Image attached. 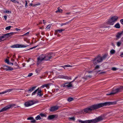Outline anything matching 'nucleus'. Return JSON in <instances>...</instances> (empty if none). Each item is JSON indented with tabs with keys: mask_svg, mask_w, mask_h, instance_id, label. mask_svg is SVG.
Here are the masks:
<instances>
[{
	"mask_svg": "<svg viewBox=\"0 0 123 123\" xmlns=\"http://www.w3.org/2000/svg\"><path fill=\"white\" fill-rule=\"evenodd\" d=\"M61 67H63L64 68V67H66V68H67V67H71V66L69 65H66L65 66H61Z\"/></svg>",
	"mask_w": 123,
	"mask_h": 123,
	"instance_id": "31",
	"label": "nucleus"
},
{
	"mask_svg": "<svg viewBox=\"0 0 123 123\" xmlns=\"http://www.w3.org/2000/svg\"><path fill=\"white\" fill-rule=\"evenodd\" d=\"M55 32H56V33H57L58 32L60 33H61L62 32V30L61 29L57 30L55 31Z\"/></svg>",
	"mask_w": 123,
	"mask_h": 123,
	"instance_id": "29",
	"label": "nucleus"
},
{
	"mask_svg": "<svg viewBox=\"0 0 123 123\" xmlns=\"http://www.w3.org/2000/svg\"><path fill=\"white\" fill-rule=\"evenodd\" d=\"M32 120L31 121V123H34L36 121L34 119L33 120Z\"/></svg>",
	"mask_w": 123,
	"mask_h": 123,
	"instance_id": "46",
	"label": "nucleus"
},
{
	"mask_svg": "<svg viewBox=\"0 0 123 123\" xmlns=\"http://www.w3.org/2000/svg\"><path fill=\"white\" fill-rule=\"evenodd\" d=\"M43 24H45V23H46V22H45V21L44 20H43Z\"/></svg>",
	"mask_w": 123,
	"mask_h": 123,
	"instance_id": "58",
	"label": "nucleus"
},
{
	"mask_svg": "<svg viewBox=\"0 0 123 123\" xmlns=\"http://www.w3.org/2000/svg\"><path fill=\"white\" fill-rule=\"evenodd\" d=\"M15 32H12L10 33H7L4 35V38L8 37L13 35L14 34H15Z\"/></svg>",
	"mask_w": 123,
	"mask_h": 123,
	"instance_id": "11",
	"label": "nucleus"
},
{
	"mask_svg": "<svg viewBox=\"0 0 123 123\" xmlns=\"http://www.w3.org/2000/svg\"><path fill=\"white\" fill-rule=\"evenodd\" d=\"M29 46V45H24L21 44H16L11 46L12 48H25Z\"/></svg>",
	"mask_w": 123,
	"mask_h": 123,
	"instance_id": "8",
	"label": "nucleus"
},
{
	"mask_svg": "<svg viewBox=\"0 0 123 123\" xmlns=\"http://www.w3.org/2000/svg\"><path fill=\"white\" fill-rule=\"evenodd\" d=\"M26 1V3L25 4V6H27V3L26 1Z\"/></svg>",
	"mask_w": 123,
	"mask_h": 123,
	"instance_id": "54",
	"label": "nucleus"
},
{
	"mask_svg": "<svg viewBox=\"0 0 123 123\" xmlns=\"http://www.w3.org/2000/svg\"><path fill=\"white\" fill-rule=\"evenodd\" d=\"M122 89H123V86H121L119 88L113 90L110 93L107 94L106 95H114L117 92H119Z\"/></svg>",
	"mask_w": 123,
	"mask_h": 123,
	"instance_id": "6",
	"label": "nucleus"
},
{
	"mask_svg": "<svg viewBox=\"0 0 123 123\" xmlns=\"http://www.w3.org/2000/svg\"><path fill=\"white\" fill-rule=\"evenodd\" d=\"M4 35L0 36V42L3 41L4 40Z\"/></svg>",
	"mask_w": 123,
	"mask_h": 123,
	"instance_id": "23",
	"label": "nucleus"
},
{
	"mask_svg": "<svg viewBox=\"0 0 123 123\" xmlns=\"http://www.w3.org/2000/svg\"><path fill=\"white\" fill-rule=\"evenodd\" d=\"M4 12L7 13H11V11H8V10H6V11Z\"/></svg>",
	"mask_w": 123,
	"mask_h": 123,
	"instance_id": "38",
	"label": "nucleus"
},
{
	"mask_svg": "<svg viewBox=\"0 0 123 123\" xmlns=\"http://www.w3.org/2000/svg\"><path fill=\"white\" fill-rule=\"evenodd\" d=\"M41 87L42 88H44L45 87H46V84H44Z\"/></svg>",
	"mask_w": 123,
	"mask_h": 123,
	"instance_id": "52",
	"label": "nucleus"
},
{
	"mask_svg": "<svg viewBox=\"0 0 123 123\" xmlns=\"http://www.w3.org/2000/svg\"><path fill=\"white\" fill-rule=\"evenodd\" d=\"M33 75V74L32 73H29L28 75V77H29Z\"/></svg>",
	"mask_w": 123,
	"mask_h": 123,
	"instance_id": "45",
	"label": "nucleus"
},
{
	"mask_svg": "<svg viewBox=\"0 0 123 123\" xmlns=\"http://www.w3.org/2000/svg\"><path fill=\"white\" fill-rule=\"evenodd\" d=\"M64 85L63 86V87H67V86H66V85H65L64 84Z\"/></svg>",
	"mask_w": 123,
	"mask_h": 123,
	"instance_id": "63",
	"label": "nucleus"
},
{
	"mask_svg": "<svg viewBox=\"0 0 123 123\" xmlns=\"http://www.w3.org/2000/svg\"><path fill=\"white\" fill-rule=\"evenodd\" d=\"M57 78L65 79L68 80H71V77H68L67 76H64L62 75H59L57 77Z\"/></svg>",
	"mask_w": 123,
	"mask_h": 123,
	"instance_id": "9",
	"label": "nucleus"
},
{
	"mask_svg": "<svg viewBox=\"0 0 123 123\" xmlns=\"http://www.w3.org/2000/svg\"><path fill=\"white\" fill-rule=\"evenodd\" d=\"M16 105L15 104H12L6 106L5 107L2 109L3 111H6L10 109V108H12Z\"/></svg>",
	"mask_w": 123,
	"mask_h": 123,
	"instance_id": "7",
	"label": "nucleus"
},
{
	"mask_svg": "<svg viewBox=\"0 0 123 123\" xmlns=\"http://www.w3.org/2000/svg\"><path fill=\"white\" fill-rule=\"evenodd\" d=\"M56 115H49L48 116V119L51 120L52 119L55 117Z\"/></svg>",
	"mask_w": 123,
	"mask_h": 123,
	"instance_id": "15",
	"label": "nucleus"
},
{
	"mask_svg": "<svg viewBox=\"0 0 123 123\" xmlns=\"http://www.w3.org/2000/svg\"><path fill=\"white\" fill-rule=\"evenodd\" d=\"M123 34V31L120 32H118L117 34L116 35V37L118 38V39L120 38L121 37V36Z\"/></svg>",
	"mask_w": 123,
	"mask_h": 123,
	"instance_id": "13",
	"label": "nucleus"
},
{
	"mask_svg": "<svg viewBox=\"0 0 123 123\" xmlns=\"http://www.w3.org/2000/svg\"><path fill=\"white\" fill-rule=\"evenodd\" d=\"M114 27L117 28L119 29L120 28V26L119 24L117 23L115 25Z\"/></svg>",
	"mask_w": 123,
	"mask_h": 123,
	"instance_id": "18",
	"label": "nucleus"
},
{
	"mask_svg": "<svg viewBox=\"0 0 123 123\" xmlns=\"http://www.w3.org/2000/svg\"><path fill=\"white\" fill-rule=\"evenodd\" d=\"M65 85H66L67 87L68 88L72 87H73L71 83L69 82H66L64 84Z\"/></svg>",
	"mask_w": 123,
	"mask_h": 123,
	"instance_id": "14",
	"label": "nucleus"
},
{
	"mask_svg": "<svg viewBox=\"0 0 123 123\" xmlns=\"http://www.w3.org/2000/svg\"><path fill=\"white\" fill-rule=\"evenodd\" d=\"M105 73V72H100V73H99V74H104Z\"/></svg>",
	"mask_w": 123,
	"mask_h": 123,
	"instance_id": "49",
	"label": "nucleus"
},
{
	"mask_svg": "<svg viewBox=\"0 0 123 123\" xmlns=\"http://www.w3.org/2000/svg\"><path fill=\"white\" fill-rule=\"evenodd\" d=\"M50 84H46V87H48L49 86V85Z\"/></svg>",
	"mask_w": 123,
	"mask_h": 123,
	"instance_id": "48",
	"label": "nucleus"
},
{
	"mask_svg": "<svg viewBox=\"0 0 123 123\" xmlns=\"http://www.w3.org/2000/svg\"><path fill=\"white\" fill-rule=\"evenodd\" d=\"M28 120H32L33 119V117H30L28 118H27Z\"/></svg>",
	"mask_w": 123,
	"mask_h": 123,
	"instance_id": "42",
	"label": "nucleus"
},
{
	"mask_svg": "<svg viewBox=\"0 0 123 123\" xmlns=\"http://www.w3.org/2000/svg\"><path fill=\"white\" fill-rule=\"evenodd\" d=\"M3 92H0V94H3Z\"/></svg>",
	"mask_w": 123,
	"mask_h": 123,
	"instance_id": "59",
	"label": "nucleus"
},
{
	"mask_svg": "<svg viewBox=\"0 0 123 123\" xmlns=\"http://www.w3.org/2000/svg\"><path fill=\"white\" fill-rule=\"evenodd\" d=\"M5 62L8 64H9V60L6 59L5 60Z\"/></svg>",
	"mask_w": 123,
	"mask_h": 123,
	"instance_id": "39",
	"label": "nucleus"
},
{
	"mask_svg": "<svg viewBox=\"0 0 123 123\" xmlns=\"http://www.w3.org/2000/svg\"><path fill=\"white\" fill-rule=\"evenodd\" d=\"M75 80L74 79L73 80L71 81L70 82V83H71V84L73 82H74Z\"/></svg>",
	"mask_w": 123,
	"mask_h": 123,
	"instance_id": "56",
	"label": "nucleus"
},
{
	"mask_svg": "<svg viewBox=\"0 0 123 123\" xmlns=\"http://www.w3.org/2000/svg\"><path fill=\"white\" fill-rule=\"evenodd\" d=\"M15 55H13V58H15Z\"/></svg>",
	"mask_w": 123,
	"mask_h": 123,
	"instance_id": "64",
	"label": "nucleus"
},
{
	"mask_svg": "<svg viewBox=\"0 0 123 123\" xmlns=\"http://www.w3.org/2000/svg\"><path fill=\"white\" fill-rule=\"evenodd\" d=\"M12 27V26H8L7 27H6L5 29L6 30H10V29Z\"/></svg>",
	"mask_w": 123,
	"mask_h": 123,
	"instance_id": "36",
	"label": "nucleus"
},
{
	"mask_svg": "<svg viewBox=\"0 0 123 123\" xmlns=\"http://www.w3.org/2000/svg\"><path fill=\"white\" fill-rule=\"evenodd\" d=\"M38 90V88L34 92H33L32 93V95H34L35 93L37 92V91Z\"/></svg>",
	"mask_w": 123,
	"mask_h": 123,
	"instance_id": "26",
	"label": "nucleus"
},
{
	"mask_svg": "<svg viewBox=\"0 0 123 123\" xmlns=\"http://www.w3.org/2000/svg\"><path fill=\"white\" fill-rule=\"evenodd\" d=\"M100 68V66L99 65H96L95 67L94 70H96L99 68Z\"/></svg>",
	"mask_w": 123,
	"mask_h": 123,
	"instance_id": "30",
	"label": "nucleus"
},
{
	"mask_svg": "<svg viewBox=\"0 0 123 123\" xmlns=\"http://www.w3.org/2000/svg\"><path fill=\"white\" fill-rule=\"evenodd\" d=\"M41 5V3H38L35 5H33V6H39V5Z\"/></svg>",
	"mask_w": 123,
	"mask_h": 123,
	"instance_id": "34",
	"label": "nucleus"
},
{
	"mask_svg": "<svg viewBox=\"0 0 123 123\" xmlns=\"http://www.w3.org/2000/svg\"><path fill=\"white\" fill-rule=\"evenodd\" d=\"M58 109V107L57 106H54L51 107L50 109V111H56Z\"/></svg>",
	"mask_w": 123,
	"mask_h": 123,
	"instance_id": "12",
	"label": "nucleus"
},
{
	"mask_svg": "<svg viewBox=\"0 0 123 123\" xmlns=\"http://www.w3.org/2000/svg\"><path fill=\"white\" fill-rule=\"evenodd\" d=\"M11 1L13 2L14 3L15 2H16L15 0H11Z\"/></svg>",
	"mask_w": 123,
	"mask_h": 123,
	"instance_id": "55",
	"label": "nucleus"
},
{
	"mask_svg": "<svg viewBox=\"0 0 123 123\" xmlns=\"http://www.w3.org/2000/svg\"><path fill=\"white\" fill-rule=\"evenodd\" d=\"M103 119V117L100 116L94 119L84 121L80 120H79V122H80L81 123H95L101 121Z\"/></svg>",
	"mask_w": 123,
	"mask_h": 123,
	"instance_id": "4",
	"label": "nucleus"
},
{
	"mask_svg": "<svg viewBox=\"0 0 123 123\" xmlns=\"http://www.w3.org/2000/svg\"><path fill=\"white\" fill-rule=\"evenodd\" d=\"M69 119L73 121H74L75 120V118L74 117H72L70 118H69Z\"/></svg>",
	"mask_w": 123,
	"mask_h": 123,
	"instance_id": "44",
	"label": "nucleus"
},
{
	"mask_svg": "<svg viewBox=\"0 0 123 123\" xmlns=\"http://www.w3.org/2000/svg\"><path fill=\"white\" fill-rule=\"evenodd\" d=\"M51 24H49L48 25L47 27H46V29L47 30L48 29H49L51 27Z\"/></svg>",
	"mask_w": 123,
	"mask_h": 123,
	"instance_id": "33",
	"label": "nucleus"
},
{
	"mask_svg": "<svg viewBox=\"0 0 123 123\" xmlns=\"http://www.w3.org/2000/svg\"><path fill=\"white\" fill-rule=\"evenodd\" d=\"M118 18V17L117 16L112 17L109 19L107 22V24L110 25H112L114 24V23L117 20Z\"/></svg>",
	"mask_w": 123,
	"mask_h": 123,
	"instance_id": "5",
	"label": "nucleus"
},
{
	"mask_svg": "<svg viewBox=\"0 0 123 123\" xmlns=\"http://www.w3.org/2000/svg\"><path fill=\"white\" fill-rule=\"evenodd\" d=\"M92 77V76L91 75H87L85 77H84L83 78H84L85 79H87L88 78H90Z\"/></svg>",
	"mask_w": 123,
	"mask_h": 123,
	"instance_id": "25",
	"label": "nucleus"
},
{
	"mask_svg": "<svg viewBox=\"0 0 123 123\" xmlns=\"http://www.w3.org/2000/svg\"><path fill=\"white\" fill-rule=\"evenodd\" d=\"M8 69H7V71L9 70H12L13 69L11 67L8 66Z\"/></svg>",
	"mask_w": 123,
	"mask_h": 123,
	"instance_id": "35",
	"label": "nucleus"
},
{
	"mask_svg": "<svg viewBox=\"0 0 123 123\" xmlns=\"http://www.w3.org/2000/svg\"><path fill=\"white\" fill-rule=\"evenodd\" d=\"M108 54H107L104 55L102 57L99 55L94 58V59L92 60L91 62L94 65H95L97 63L102 62L103 60H105Z\"/></svg>",
	"mask_w": 123,
	"mask_h": 123,
	"instance_id": "3",
	"label": "nucleus"
},
{
	"mask_svg": "<svg viewBox=\"0 0 123 123\" xmlns=\"http://www.w3.org/2000/svg\"><path fill=\"white\" fill-rule=\"evenodd\" d=\"M29 32H27V33L25 34H24V35H28L29 34Z\"/></svg>",
	"mask_w": 123,
	"mask_h": 123,
	"instance_id": "53",
	"label": "nucleus"
},
{
	"mask_svg": "<svg viewBox=\"0 0 123 123\" xmlns=\"http://www.w3.org/2000/svg\"><path fill=\"white\" fill-rule=\"evenodd\" d=\"M37 46H36L33 47H32V48H30L29 49H27V50H29L32 49H33L34 48H36V47H37Z\"/></svg>",
	"mask_w": 123,
	"mask_h": 123,
	"instance_id": "43",
	"label": "nucleus"
},
{
	"mask_svg": "<svg viewBox=\"0 0 123 123\" xmlns=\"http://www.w3.org/2000/svg\"><path fill=\"white\" fill-rule=\"evenodd\" d=\"M34 104V103L33 101L31 100L26 102L25 104V105L26 107H28L33 105Z\"/></svg>",
	"mask_w": 123,
	"mask_h": 123,
	"instance_id": "10",
	"label": "nucleus"
},
{
	"mask_svg": "<svg viewBox=\"0 0 123 123\" xmlns=\"http://www.w3.org/2000/svg\"><path fill=\"white\" fill-rule=\"evenodd\" d=\"M120 22L123 25V19H121L120 20Z\"/></svg>",
	"mask_w": 123,
	"mask_h": 123,
	"instance_id": "47",
	"label": "nucleus"
},
{
	"mask_svg": "<svg viewBox=\"0 0 123 123\" xmlns=\"http://www.w3.org/2000/svg\"><path fill=\"white\" fill-rule=\"evenodd\" d=\"M16 2H15L14 3H17L18 4H19V2H18L17 1H16Z\"/></svg>",
	"mask_w": 123,
	"mask_h": 123,
	"instance_id": "60",
	"label": "nucleus"
},
{
	"mask_svg": "<svg viewBox=\"0 0 123 123\" xmlns=\"http://www.w3.org/2000/svg\"><path fill=\"white\" fill-rule=\"evenodd\" d=\"M53 54L52 53L47 54L45 55H42L37 58V64H38L43 61H48L52 58Z\"/></svg>",
	"mask_w": 123,
	"mask_h": 123,
	"instance_id": "2",
	"label": "nucleus"
},
{
	"mask_svg": "<svg viewBox=\"0 0 123 123\" xmlns=\"http://www.w3.org/2000/svg\"><path fill=\"white\" fill-rule=\"evenodd\" d=\"M78 77V76L76 77L74 79L75 80H76Z\"/></svg>",
	"mask_w": 123,
	"mask_h": 123,
	"instance_id": "57",
	"label": "nucleus"
},
{
	"mask_svg": "<svg viewBox=\"0 0 123 123\" xmlns=\"http://www.w3.org/2000/svg\"><path fill=\"white\" fill-rule=\"evenodd\" d=\"M41 69L40 68H37L36 70V73L38 74L40 73Z\"/></svg>",
	"mask_w": 123,
	"mask_h": 123,
	"instance_id": "21",
	"label": "nucleus"
},
{
	"mask_svg": "<svg viewBox=\"0 0 123 123\" xmlns=\"http://www.w3.org/2000/svg\"><path fill=\"white\" fill-rule=\"evenodd\" d=\"M73 100L74 99L73 98H69L68 99V100L69 102Z\"/></svg>",
	"mask_w": 123,
	"mask_h": 123,
	"instance_id": "28",
	"label": "nucleus"
},
{
	"mask_svg": "<svg viewBox=\"0 0 123 123\" xmlns=\"http://www.w3.org/2000/svg\"><path fill=\"white\" fill-rule=\"evenodd\" d=\"M62 10L60 9V7H58V10L56 11V12L57 13L62 12Z\"/></svg>",
	"mask_w": 123,
	"mask_h": 123,
	"instance_id": "20",
	"label": "nucleus"
},
{
	"mask_svg": "<svg viewBox=\"0 0 123 123\" xmlns=\"http://www.w3.org/2000/svg\"><path fill=\"white\" fill-rule=\"evenodd\" d=\"M36 87V86H34L29 89L28 90V91L30 92H31L35 89Z\"/></svg>",
	"mask_w": 123,
	"mask_h": 123,
	"instance_id": "19",
	"label": "nucleus"
},
{
	"mask_svg": "<svg viewBox=\"0 0 123 123\" xmlns=\"http://www.w3.org/2000/svg\"><path fill=\"white\" fill-rule=\"evenodd\" d=\"M39 115L42 117H46V115L43 113H40V114Z\"/></svg>",
	"mask_w": 123,
	"mask_h": 123,
	"instance_id": "32",
	"label": "nucleus"
},
{
	"mask_svg": "<svg viewBox=\"0 0 123 123\" xmlns=\"http://www.w3.org/2000/svg\"><path fill=\"white\" fill-rule=\"evenodd\" d=\"M4 18H5V20H6L7 19V16H6L5 15L4 16Z\"/></svg>",
	"mask_w": 123,
	"mask_h": 123,
	"instance_id": "51",
	"label": "nucleus"
},
{
	"mask_svg": "<svg viewBox=\"0 0 123 123\" xmlns=\"http://www.w3.org/2000/svg\"><path fill=\"white\" fill-rule=\"evenodd\" d=\"M42 95L43 94L42 93L41 90H38L37 92V96L38 95L40 97L42 96Z\"/></svg>",
	"mask_w": 123,
	"mask_h": 123,
	"instance_id": "17",
	"label": "nucleus"
},
{
	"mask_svg": "<svg viewBox=\"0 0 123 123\" xmlns=\"http://www.w3.org/2000/svg\"><path fill=\"white\" fill-rule=\"evenodd\" d=\"M121 56L123 57V53L121 54Z\"/></svg>",
	"mask_w": 123,
	"mask_h": 123,
	"instance_id": "61",
	"label": "nucleus"
},
{
	"mask_svg": "<svg viewBox=\"0 0 123 123\" xmlns=\"http://www.w3.org/2000/svg\"><path fill=\"white\" fill-rule=\"evenodd\" d=\"M117 68L115 67L113 68H111V70L113 71H116L117 70Z\"/></svg>",
	"mask_w": 123,
	"mask_h": 123,
	"instance_id": "41",
	"label": "nucleus"
},
{
	"mask_svg": "<svg viewBox=\"0 0 123 123\" xmlns=\"http://www.w3.org/2000/svg\"><path fill=\"white\" fill-rule=\"evenodd\" d=\"M36 119L37 120H40L41 119V118L40 117V115H38L37 117H36Z\"/></svg>",
	"mask_w": 123,
	"mask_h": 123,
	"instance_id": "27",
	"label": "nucleus"
},
{
	"mask_svg": "<svg viewBox=\"0 0 123 123\" xmlns=\"http://www.w3.org/2000/svg\"><path fill=\"white\" fill-rule=\"evenodd\" d=\"M72 20H71V21H69V22H66V23H62V24H61V26H62L63 25H66L67 24H68V23H69V22H71V21Z\"/></svg>",
	"mask_w": 123,
	"mask_h": 123,
	"instance_id": "22",
	"label": "nucleus"
},
{
	"mask_svg": "<svg viewBox=\"0 0 123 123\" xmlns=\"http://www.w3.org/2000/svg\"><path fill=\"white\" fill-rule=\"evenodd\" d=\"M115 104L114 103L111 102H106L104 103H100L91 106L84 109L83 111L86 113H89L94 110L98 109L104 106L114 105Z\"/></svg>",
	"mask_w": 123,
	"mask_h": 123,
	"instance_id": "1",
	"label": "nucleus"
},
{
	"mask_svg": "<svg viewBox=\"0 0 123 123\" xmlns=\"http://www.w3.org/2000/svg\"><path fill=\"white\" fill-rule=\"evenodd\" d=\"M3 112L2 109H1V110H0V112Z\"/></svg>",
	"mask_w": 123,
	"mask_h": 123,
	"instance_id": "62",
	"label": "nucleus"
},
{
	"mask_svg": "<svg viewBox=\"0 0 123 123\" xmlns=\"http://www.w3.org/2000/svg\"><path fill=\"white\" fill-rule=\"evenodd\" d=\"M111 54H115V51L114 49H112L110 52Z\"/></svg>",
	"mask_w": 123,
	"mask_h": 123,
	"instance_id": "24",
	"label": "nucleus"
},
{
	"mask_svg": "<svg viewBox=\"0 0 123 123\" xmlns=\"http://www.w3.org/2000/svg\"><path fill=\"white\" fill-rule=\"evenodd\" d=\"M15 30L16 31H20V29H18V28H16Z\"/></svg>",
	"mask_w": 123,
	"mask_h": 123,
	"instance_id": "50",
	"label": "nucleus"
},
{
	"mask_svg": "<svg viewBox=\"0 0 123 123\" xmlns=\"http://www.w3.org/2000/svg\"><path fill=\"white\" fill-rule=\"evenodd\" d=\"M15 89H9L6 90L5 91L3 92V94H4L8 92H10L12 91L13 90Z\"/></svg>",
	"mask_w": 123,
	"mask_h": 123,
	"instance_id": "16",
	"label": "nucleus"
},
{
	"mask_svg": "<svg viewBox=\"0 0 123 123\" xmlns=\"http://www.w3.org/2000/svg\"><path fill=\"white\" fill-rule=\"evenodd\" d=\"M121 44V42H117V45L118 47L120 46Z\"/></svg>",
	"mask_w": 123,
	"mask_h": 123,
	"instance_id": "37",
	"label": "nucleus"
},
{
	"mask_svg": "<svg viewBox=\"0 0 123 123\" xmlns=\"http://www.w3.org/2000/svg\"><path fill=\"white\" fill-rule=\"evenodd\" d=\"M4 67L5 68V69L7 71V69H8V66H4Z\"/></svg>",
	"mask_w": 123,
	"mask_h": 123,
	"instance_id": "40",
	"label": "nucleus"
}]
</instances>
